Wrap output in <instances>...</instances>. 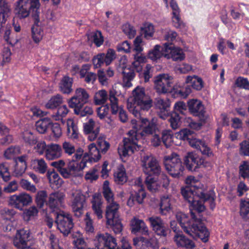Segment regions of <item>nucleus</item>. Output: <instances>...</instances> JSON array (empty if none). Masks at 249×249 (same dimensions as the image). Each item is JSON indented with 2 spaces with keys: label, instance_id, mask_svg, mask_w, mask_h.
Segmentation results:
<instances>
[{
  "label": "nucleus",
  "instance_id": "obj_58",
  "mask_svg": "<svg viewBox=\"0 0 249 249\" xmlns=\"http://www.w3.org/2000/svg\"><path fill=\"white\" fill-rule=\"evenodd\" d=\"M16 214V212L12 209L4 208L0 212L1 217L5 220H11Z\"/></svg>",
  "mask_w": 249,
  "mask_h": 249
},
{
  "label": "nucleus",
  "instance_id": "obj_26",
  "mask_svg": "<svg viewBox=\"0 0 249 249\" xmlns=\"http://www.w3.org/2000/svg\"><path fill=\"white\" fill-rule=\"evenodd\" d=\"M64 197V195L62 193L59 192L53 193L49 195L46 205L52 209L57 208L61 204Z\"/></svg>",
  "mask_w": 249,
  "mask_h": 249
},
{
  "label": "nucleus",
  "instance_id": "obj_21",
  "mask_svg": "<svg viewBox=\"0 0 249 249\" xmlns=\"http://www.w3.org/2000/svg\"><path fill=\"white\" fill-rule=\"evenodd\" d=\"M100 127L95 125L94 121L90 119L84 125V130L86 134H88V138L90 141H93L98 137L99 134Z\"/></svg>",
  "mask_w": 249,
  "mask_h": 249
},
{
  "label": "nucleus",
  "instance_id": "obj_42",
  "mask_svg": "<svg viewBox=\"0 0 249 249\" xmlns=\"http://www.w3.org/2000/svg\"><path fill=\"white\" fill-rule=\"evenodd\" d=\"M63 103L62 96L57 94L53 96L46 104L45 107L48 109H54Z\"/></svg>",
  "mask_w": 249,
  "mask_h": 249
},
{
  "label": "nucleus",
  "instance_id": "obj_61",
  "mask_svg": "<svg viewBox=\"0 0 249 249\" xmlns=\"http://www.w3.org/2000/svg\"><path fill=\"white\" fill-rule=\"evenodd\" d=\"M239 153L241 156L249 157V141L244 140L240 143Z\"/></svg>",
  "mask_w": 249,
  "mask_h": 249
},
{
  "label": "nucleus",
  "instance_id": "obj_64",
  "mask_svg": "<svg viewBox=\"0 0 249 249\" xmlns=\"http://www.w3.org/2000/svg\"><path fill=\"white\" fill-rule=\"evenodd\" d=\"M235 85L240 89H249V81L247 78L238 77L235 81Z\"/></svg>",
  "mask_w": 249,
  "mask_h": 249
},
{
  "label": "nucleus",
  "instance_id": "obj_13",
  "mask_svg": "<svg viewBox=\"0 0 249 249\" xmlns=\"http://www.w3.org/2000/svg\"><path fill=\"white\" fill-rule=\"evenodd\" d=\"M187 107L191 114L198 117L202 121H205L206 120L205 108L200 101L195 99H190L187 101Z\"/></svg>",
  "mask_w": 249,
  "mask_h": 249
},
{
  "label": "nucleus",
  "instance_id": "obj_27",
  "mask_svg": "<svg viewBox=\"0 0 249 249\" xmlns=\"http://www.w3.org/2000/svg\"><path fill=\"white\" fill-rule=\"evenodd\" d=\"M170 6L173 10L172 21L174 26L176 28H182L184 27V24L180 18V11L177 2L174 0H171Z\"/></svg>",
  "mask_w": 249,
  "mask_h": 249
},
{
  "label": "nucleus",
  "instance_id": "obj_46",
  "mask_svg": "<svg viewBox=\"0 0 249 249\" xmlns=\"http://www.w3.org/2000/svg\"><path fill=\"white\" fill-rule=\"evenodd\" d=\"M103 189V196L107 203L115 202L114 201V195L109 187V182L108 181L106 180L104 182Z\"/></svg>",
  "mask_w": 249,
  "mask_h": 249
},
{
  "label": "nucleus",
  "instance_id": "obj_24",
  "mask_svg": "<svg viewBox=\"0 0 249 249\" xmlns=\"http://www.w3.org/2000/svg\"><path fill=\"white\" fill-rule=\"evenodd\" d=\"M119 208V204L115 201L108 203L106 211L107 221L110 223H112V219L119 217L118 213Z\"/></svg>",
  "mask_w": 249,
  "mask_h": 249
},
{
  "label": "nucleus",
  "instance_id": "obj_9",
  "mask_svg": "<svg viewBox=\"0 0 249 249\" xmlns=\"http://www.w3.org/2000/svg\"><path fill=\"white\" fill-rule=\"evenodd\" d=\"M172 78L166 74H159L155 77L154 88L159 93L170 92L173 89Z\"/></svg>",
  "mask_w": 249,
  "mask_h": 249
},
{
  "label": "nucleus",
  "instance_id": "obj_30",
  "mask_svg": "<svg viewBox=\"0 0 249 249\" xmlns=\"http://www.w3.org/2000/svg\"><path fill=\"white\" fill-rule=\"evenodd\" d=\"M145 196V193L142 188H140L134 194H131L127 200V205L130 207H132L136 203L141 204L143 203V199Z\"/></svg>",
  "mask_w": 249,
  "mask_h": 249
},
{
  "label": "nucleus",
  "instance_id": "obj_1",
  "mask_svg": "<svg viewBox=\"0 0 249 249\" xmlns=\"http://www.w3.org/2000/svg\"><path fill=\"white\" fill-rule=\"evenodd\" d=\"M137 117L140 124V126L142 127V131L137 132L131 130L128 132L127 137L124 138V144L118 148V153L121 157L131 155L135 151L139 150L138 142L140 137L145 138L156 133L157 126L154 118L149 121L146 118L141 117V113Z\"/></svg>",
  "mask_w": 249,
  "mask_h": 249
},
{
  "label": "nucleus",
  "instance_id": "obj_10",
  "mask_svg": "<svg viewBox=\"0 0 249 249\" xmlns=\"http://www.w3.org/2000/svg\"><path fill=\"white\" fill-rule=\"evenodd\" d=\"M89 97V94L85 89L77 88L75 91L74 95L69 100V106L72 108L83 107L88 102Z\"/></svg>",
  "mask_w": 249,
  "mask_h": 249
},
{
  "label": "nucleus",
  "instance_id": "obj_18",
  "mask_svg": "<svg viewBox=\"0 0 249 249\" xmlns=\"http://www.w3.org/2000/svg\"><path fill=\"white\" fill-rule=\"evenodd\" d=\"M131 232L136 233L140 232L144 235H149L150 232L144 222L137 217H133L130 221Z\"/></svg>",
  "mask_w": 249,
  "mask_h": 249
},
{
  "label": "nucleus",
  "instance_id": "obj_39",
  "mask_svg": "<svg viewBox=\"0 0 249 249\" xmlns=\"http://www.w3.org/2000/svg\"><path fill=\"white\" fill-rule=\"evenodd\" d=\"M92 208L95 214L98 219L102 218V211L101 210L102 202L98 196L94 195L91 201Z\"/></svg>",
  "mask_w": 249,
  "mask_h": 249
},
{
  "label": "nucleus",
  "instance_id": "obj_47",
  "mask_svg": "<svg viewBox=\"0 0 249 249\" xmlns=\"http://www.w3.org/2000/svg\"><path fill=\"white\" fill-rule=\"evenodd\" d=\"M240 213L241 216L245 220L249 219V199L241 200Z\"/></svg>",
  "mask_w": 249,
  "mask_h": 249
},
{
  "label": "nucleus",
  "instance_id": "obj_8",
  "mask_svg": "<svg viewBox=\"0 0 249 249\" xmlns=\"http://www.w3.org/2000/svg\"><path fill=\"white\" fill-rule=\"evenodd\" d=\"M55 222L57 229L65 236L68 235L73 227L71 216L63 211L56 213Z\"/></svg>",
  "mask_w": 249,
  "mask_h": 249
},
{
  "label": "nucleus",
  "instance_id": "obj_28",
  "mask_svg": "<svg viewBox=\"0 0 249 249\" xmlns=\"http://www.w3.org/2000/svg\"><path fill=\"white\" fill-rule=\"evenodd\" d=\"M62 147L66 154L69 155H71L72 154H74L73 158L75 159V160L81 159L83 153V150L82 148H78L75 149L74 146L68 142H64Z\"/></svg>",
  "mask_w": 249,
  "mask_h": 249
},
{
  "label": "nucleus",
  "instance_id": "obj_29",
  "mask_svg": "<svg viewBox=\"0 0 249 249\" xmlns=\"http://www.w3.org/2000/svg\"><path fill=\"white\" fill-rule=\"evenodd\" d=\"M61 147L57 144L48 145L46 149V157L49 160H53L59 158L61 155Z\"/></svg>",
  "mask_w": 249,
  "mask_h": 249
},
{
  "label": "nucleus",
  "instance_id": "obj_36",
  "mask_svg": "<svg viewBox=\"0 0 249 249\" xmlns=\"http://www.w3.org/2000/svg\"><path fill=\"white\" fill-rule=\"evenodd\" d=\"M26 156H22L18 157L16 160V165L15 168V173L16 176H21L25 171L27 167L26 162Z\"/></svg>",
  "mask_w": 249,
  "mask_h": 249
},
{
  "label": "nucleus",
  "instance_id": "obj_3",
  "mask_svg": "<svg viewBox=\"0 0 249 249\" xmlns=\"http://www.w3.org/2000/svg\"><path fill=\"white\" fill-rule=\"evenodd\" d=\"M195 192L189 186H186L181 189V194L184 199L190 204V210H196L198 213L204 211L205 207L201 200L205 202L209 201L211 202V208L212 209L214 207L213 202L215 199V193L213 190H210L207 193L200 192L197 190L196 192V196L194 194Z\"/></svg>",
  "mask_w": 249,
  "mask_h": 249
},
{
  "label": "nucleus",
  "instance_id": "obj_51",
  "mask_svg": "<svg viewBox=\"0 0 249 249\" xmlns=\"http://www.w3.org/2000/svg\"><path fill=\"white\" fill-rule=\"evenodd\" d=\"M209 234L208 230L201 223L199 226L198 232L196 233V238L199 237L203 242H206L208 240Z\"/></svg>",
  "mask_w": 249,
  "mask_h": 249
},
{
  "label": "nucleus",
  "instance_id": "obj_31",
  "mask_svg": "<svg viewBox=\"0 0 249 249\" xmlns=\"http://www.w3.org/2000/svg\"><path fill=\"white\" fill-rule=\"evenodd\" d=\"M122 73L123 74V86L127 88L131 87V81L135 75L134 70L129 67L123 66Z\"/></svg>",
  "mask_w": 249,
  "mask_h": 249
},
{
  "label": "nucleus",
  "instance_id": "obj_11",
  "mask_svg": "<svg viewBox=\"0 0 249 249\" xmlns=\"http://www.w3.org/2000/svg\"><path fill=\"white\" fill-rule=\"evenodd\" d=\"M71 195L73 198L71 204L73 212L76 216L80 217L83 214L85 196L79 190H73Z\"/></svg>",
  "mask_w": 249,
  "mask_h": 249
},
{
  "label": "nucleus",
  "instance_id": "obj_56",
  "mask_svg": "<svg viewBox=\"0 0 249 249\" xmlns=\"http://www.w3.org/2000/svg\"><path fill=\"white\" fill-rule=\"evenodd\" d=\"M142 34L146 39H149L152 37L154 33V26L151 24H145L143 27L141 28Z\"/></svg>",
  "mask_w": 249,
  "mask_h": 249
},
{
  "label": "nucleus",
  "instance_id": "obj_62",
  "mask_svg": "<svg viewBox=\"0 0 249 249\" xmlns=\"http://www.w3.org/2000/svg\"><path fill=\"white\" fill-rule=\"evenodd\" d=\"M8 167L4 163L0 164V176L4 181H8L10 179V173L8 172Z\"/></svg>",
  "mask_w": 249,
  "mask_h": 249
},
{
  "label": "nucleus",
  "instance_id": "obj_50",
  "mask_svg": "<svg viewBox=\"0 0 249 249\" xmlns=\"http://www.w3.org/2000/svg\"><path fill=\"white\" fill-rule=\"evenodd\" d=\"M239 175L244 179L249 178V162L248 161H242L239 166Z\"/></svg>",
  "mask_w": 249,
  "mask_h": 249
},
{
  "label": "nucleus",
  "instance_id": "obj_20",
  "mask_svg": "<svg viewBox=\"0 0 249 249\" xmlns=\"http://www.w3.org/2000/svg\"><path fill=\"white\" fill-rule=\"evenodd\" d=\"M96 239L101 245H103L107 249H119L117 247L116 239L108 233H98Z\"/></svg>",
  "mask_w": 249,
  "mask_h": 249
},
{
  "label": "nucleus",
  "instance_id": "obj_17",
  "mask_svg": "<svg viewBox=\"0 0 249 249\" xmlns=\"http://www.w3.org/2000/svg\"><path fill=\"white\" fill-rule=\"evenodd\" d=\"M165 51L166 52L165 57L167 59L172 58L175 61H182L185 58V55L182 49L176 47L171 43H165Z\"/></svg>",
  "mask_w": 249,
  "mask_h": 249
},
{
  "label": "nucleus",
  "instance_id": "obj_14",
  "mask_svg": "<svg viewBox=\"0 0 249 249\" xmlns=\"http://www.w3.org/2000/svg\"><path fill=\"white\" fill-rule=\"evenodd\" d=\"M153 231L158 235L166 237L167 235L168 227L164 221L159 216H152L148 218Z\"/></svg>",
  "mask_w": 249,
  "mask_h": 249
},
{
  "label": "nucleus",
  "instance_id": "obj_19",
  "mask_svg": "<svg viewBox=\"0 0 249 249\" xmlns=\"http://www.w3.org/2000/svg\"><path fill=\"white\" fill-rule=\"evenodd\" d=\"M200 158L193 152L187 153L184 158L186 168L190 171H196L199 168V162Z\"/></svg>",
  "mask_w": 249,
  "mask_h": 249
},
{
  "label": "nucleus",
  "instance_id": "obj_63",
  "mask_svg": "<svg viewBox=\"0 0 249 249\" xmlns=\"http://www.w3.org/2000/svg\"><path fill=\"white\" fill-rule=\"evenodd\" d=\"M85 223V230L88 232H93L94 231V227L93 226V221L89 213H87L84 219Z\"/></svg>",
  "mask_w": 249,
  "mask_h": 249
},
{
  "label": "nucleus",
  "instance_id": "obj_59",
  "mask_svg": "<svg viewBox=\"0 0 249 249\" xmlns=\"http://www.w3.org/2000/svg\"><path fill=\"white\" fill-rule=\"evenodd\" d=\"M114 175L115 181L118 184H123L127 180L125 172L122 169H119Z\"/></svg>",
  "mask_w": 249,
  "mask_h": 249
},
{
  "label": "nucleus",
  "instance_id": "obj_53",
  "mask_svg": "<svg viewBox=\"0 0 249 249\" xmlns=\"http://www.w3.org/2000/svg\"><path fill=\"white\" fill-rule=\"evenodd\" d=\"M24 142L29 145H33L37 142V137L30 131H25L22 134Z\"/></svg>",
  "mask_w": 249,
  "mask_h": 249
},
{
  "label": "nucleus",
  "instance_id": "obj_48",
  "mask_svg": "<svg viewBox=\"0 0 249 249\" xmlns=\"http://www.w3.org/2000/svg\"><path fill=\"white\" fill-rule=\"evenodd\" d=\"M97 144V147L102 154L106 153L110 147L109 143L106 141L104 136H100L98 137Z\"/></svg>",
  "mask_w": 249,
  "mask_h": 249
},
{
  "label": "nucleus",
  "instance_id": "obj_40",
  "mask_svg": "<svg viewBox=\"0 0 249 249\" xmlns=\"http://www.w3.org/2000/svg\"><path fill=\"white\" fill-rule=\"evenodd\" d=\"M51 121L49 118H44L37 121L36 124V130L40 134L45 133L51 124Z\"/></svg>",
  "mask_w": 249,
  "mask_h": 249
},
{
  "label": "nucleus",
  "instance_id": "obj_44",
  "mask_svg": "<svg viewBox=\"0 0 249 249\" xmlns=\"http://www.w3.org/2000/svg\"><path fill=\"white\" fill-rule=\"evenodd\" d=\"M108 99L107 92L104 89L97 92L94 97V101L95 105H101L104 104Z\"/></svg>",
  "mask_w": 249,
  "mask_h": 249
},
{
  "label": "nucleus",
  "instance_id": "obj_52",
  "mask_svg": "<svg viewBox=\"0 0 249 249\" xmlns=\"http://www.w3.org/2000/svg\"><path fill=\"white\" fill-rule=\"evenodd\" d=\"M180 119L181 118L178 113L173 112L171 114L169 122L173 129L176 130L179 127L181 124Z\"/></svg>",
  "mask_w": 249,
  "mask_h": 249
},
{
  "label": "nucleus",
  "instance_id": "obj_15",
  "mask_svg": "<svg viewBox=\"0 0 249 249\" xmlns=\"http://www.w3.org/2000/svg\"><path fill=\"white\" fill-rule=\"evenodd\" d=\"M115 58V51L112 49H108L106 53H100L94 56L92 58V63L95 68H98L105 63L109 65Z\"/></svg>",
  "mask_w": 249,
  "mask_h": 249
},
{
  "label": "nucleus",
  "instance_id": "obj_32",
  "mask_svg": "<svg viewBox=\"0 0 249 249\" xmlns=\"http://www.w3.org/2000/svg\"><path fill=\"white\" fill-rule=\"evenodd\" d=\"M155 106L157 108L160 110L161 114H160V117L163 119H165L168 114V108L170 106L169 101L161 98H157Z\"/></svg>",
  "mask_w": 249,
  "mask_h": 249
},
{
  "label": "nucleus",
  "instance_id": "obj_12",
  "mask_svg": "<svg viewBox=\"0 0 249 249\" xmlns=\"http://www.w3.org/2000/svg\"><path fill=\"white\" fill-rule=\"evenodd\" d=\"M30 232L28 230L20 229L17 230L13 238V244L18 249H28L30 240Z\"/></svg>",
  "mask_w": 249,
  "mask_h": 249
},
{
  "label": "nucleus",
  "instance_id": "obj_7",
  "mask_svg": "<svg viewBox=\"0 0 249 249\" xmlns=\"http://www.w3.org/2000/svg\"><path fill=\"white\" fill-rule=\"evenodd\" d=\"M141 165L143 172L148 175L159 176L161 172V167L157 159L151 154L141 157Z\"/></svg>",
  "mask_w": 249,
  "mask_h": 249
},
{
  "label": "nucleus",
  "instance_id": "obj_49",
  "mask_svg": "<svg viewBox=\"0 0 249 249\" xmlns=\"http://www.w3.org/2000/svg\"><path fill=\"white\" fill-rule=\"evenodd\" d=\"M47 197V193L46 191L41 190L37 192L36 196V202L37 206L39 208H42L44 204L47 202L46 198Z\"/></svg>",
  "mask_w": 249,
  "mask_h": 249
},
{
  "label": "nucleus",
  "instance_id": "obj_4",
  "mask_svg": "<svg viewBox=\"0 0 249 249\" xmlns=\"http://www.w3.org/2000/svg\"><path fill=\"white\" fill-rule=\"evenodd\" d=\"M133 104L128 103L127 108L135 117L140 116V112L148 111L152 106V100L145 94L142 87H137L132 92Z\"/></svg>",
  "mask_w": 249,
  "mask_h": 249
},
{
  "label": "nucleus",
  "instance_id": "obj_41",
  "mask_svg": "<svg viewBox=\"0 0 249 249\" xmlns=\"http://www.w3.org/2000/svg\"><path fill=\"white\" fill-rule=\"evenodd\" d=\"M186 83L191 84L192 87L197 90L201 89L203 87L202 79L196 76L194 77L191 76H187L186 79Z\"/></svg>",
  "mask_w": 249,
  "mask_h": 249
},
{
  "label": "nucleus",
  "instance_id": "obj_23",
  "mask_svg": "<svg viewBox=\"0 0 249 249\" xmlns=\"http://www.w3.org/2000/svg\"><path fill=\"white\" fill-rule=\"evenodd\" d=\"M77 160L73 158L68 162V165L71 177H79L83 175L82 170L86 165V161L83 159L79 163L77 162Z\"/></svg>",
  "mask_w": 249,
  "mask_h": 249
},
{
  "label": "nucleus",
  "instance_id": "obj_54",
  "mask_svg": "<svg viewBox=\"0 0 249 249\" xmlns=\"http://www.w3.org/2000/svg\"><path fill=\"white\" fill-rule=\"evenodd\" d=\"M173 133L170 130L162 132V142L166 147H169L173 142Z\"/></svg>",
  "mask_w": 249,
  "mask_h": 249
},
{
  "label": "nucleus",
  "instance_id": "obj_6",
  "mask_svg": "<svg viewBox=\"0 0 249 249\" xmlns=\"http://www.w3.org/2000/svg\"><path fill=\"white\" fill-rule=\"evenodd\" d=\"M164 164L169 174L175 178H179L182 176L184 166L179 158L176 153L164 157Z\"/></svg>",
  "mask_w": 249,
  "mask_h": 249
},
{
  "label": "nucleus",
  "instance_id": "obj_37",
  "mask_svg": "<svg viewBox=\"0 0 249 249\" xmlns=\"http://www.w3.org/2000/svg\"><path fill=\"white\" fill-rule=\"evenodd\" d=\"M166 52L165 51V44L164 47H162L160 45H156L154 49L150 51L148 53V57L153 61H156L160 59L161 57L164 56L166 54Z\"/></svg>",
  "mask_w": 249,
  "mask_h": 249
},
{
  "label": "nucleus",
  "instance_id": "obj_2",
  "mask_svg": "<svg viewBox=\"0 0 249 249\" xmlns=\"http://www.w3.org/2000/svg\"><path fill=\"white\" fill-rule=\"evenodd\" d=\"M40 3L39 0H18L17 13L19 18H25L30 13L34 19V24L32 27V38L36 43L39 42L43 36V31L40 25L43 18L40 17Z\"/></svg>",
  "mask_w": 249,
  "mask_h": 249
},
{
  "label": "nucleus",
  "instance_id": "obj_5",
  "mask_svg": "<svg viewBox=\"0 0 249 249\" xmlns=\"http://www.w3.org/2000/svg\"><path fill=\"white\" fill-rule=\"evenodd\" d=\"M192 218L189 219L185 214L178 213L177 218L184 231L193 238H196V233L198 232L199 226L202 223L200 218L196 217L195 213L191 211Z\"/></svg>",
  "mask_w": 249,
  "mask_h": 249
},
{
  "label": "nucleus",
  "instance_id": "obj_43",
  "mask_svg": "<svg viewBox=\"0 0 249 249\" xmlns=\"http://www.w3.org/2000/svg\"><path fill=\"white\" fill-rule=\"evenodd\" d=\"M89 159L90 160L96 161L100 159L101 152L94 143L89 145Z\"/></svg>",
  "mask_w": 249,
  "mask_h": 249
},
{
  "label": "nucleus",
  "instance_id": "obj_22",
  "mask_svg": "<svg viewBox=\"0 0 249 249\" xmlns=\"http://www.w3.org/2000/svg\"><path fill=\"white\" fill-rule=\"evenodd\" d=\"M188 142L191 147L199 150L203 155H206L208 157L213 155L211 149L206 144L204 141L192 138Z\"/></svg>",
  "mask_w": 249,
  "mask_h": 249
},
{
  "label": "nucleus",
  "instance_id": "obj_35",
  "mask_svg": "<svg viewBox=\"0 0 249 249\" xmlns=\"http://www.w3.org/2000/svg\"><path fill=\"white\" fill-rule=\"evenodd\" d=\"M172 200V197L169 195H164L161 197L160 211L162 214L166 215L171 210Z\"/></svg>",
  "mask_w": 249,
  "mask_h": 249
},
{
  "label": "nucleus",
  "instance_id": "obj_55",
  "mask_svg": "<svg viewBox=\"0 0 249 249\" xmlns=\"http://www.w3.org/2000/svg\"><path fill=\"white\" fill-rule=\"evenodd\" d=\"M73 108L75 113L79 115L80 116L91 115L93 113L92 108L88 106L84 105L83 107H80L78 108L77 107Z\"/></svg>",
  "mask_w": 249,
  "mask_h": 249
},
{
  "label": "nucleus",
  "instance_id": "obj_34",
  "mask_svg": "<svg viewBox=\"0 0 249 249\" xmlns=\"http://www.w3.org/2000/svg\"><path fill=\"white\" fill-rule=\"evenodd\" d=\"M156 177L154 175H148L145 180V183L147 189L152 193L156 192L160 187L158 178Z\"/></svg>",
  "mask_w": 249,
  "mask_h": 249
},
{
  "label": "nucleus",
  "instance_id": "obj_57",
  "mask_svg": "<svg viewBox=\"0 0 249 249\" xmlns=\"http://www.w3.org/2000/svg\"><path fill=\"white\" fill-rule=\"evenodd\" d=\"M20 153V148L18 146H12L7 148L4 152V156L7 159H10L15 155Z\"/></svg>",
  "mask_w": 249,
  "mask_h": 249
},
{
  "label": "nucleus",
  "instance_id": "obj_45",
  "mask_svg": "<svg viewBox=\"0 0 249 249\" xmlns=\"http://www.w3.org/2000/svg\"><path fill=\"white\" fill-rule=\"evenodd\" d=\"M32 164L34 169L40 174L45 173L47 170V164L43 159L34 160L33 161Z\"/></svg>",
  "mask_w": 249,
  "mask_h": 249
},
{
  "label": "nucleus",
  "instance_id": "obj_25",
  "mask_svg": "<svg viewBox=\"0 0 249 249\" xmlns=\"http://www.w3.org/2000/svg\"><path fill=\"white\" fill-rule=\"evenodd\" d=\"M174 241L179 247L185 248L186 249H192L195 247V243L183 234L178 233L175 234L174 236Z\"/></svg>",
  "mask_w": 249,
  "mask_h": 249
},
{
  "label": "nucleus",
  "instance_id": "obj_38",
  "mask_svg": "<svg viewBox=\"0 0 249 249\" xmlns=\"http://www.w3.org/2000/svg\"><path fill=\"white\" fill-rule=\"evenodd\" d=\"M79 131L77 126L73 120L67 121V135L69 138L73 140H77L79 137Z\"/></svg>",
  "mask_w": 249,
  "mask_h": 249
},
{
  "label": "nucleus",
  "instance_id": "obj_33",
  "mask_svg": "<svg viewBox=\"0 0 249 249\" xmlns=\"http://www.w3.org/2000/svg\"><path fill=\"white\" fill-rule=\"evenodd\" d=\"M73 83V79L68 76H64L61 80L59 84L60 90L64 94L71 93L73 89L72 85Z\"/></svg>",
  "mask_w": 249,
  "mask_h": 249
},
{
  "label": "nucleus",
  "instance_id": "obj_60",
  "mask_svg": "<svg viewBox=\"0 0 249 249\" xmlns=\"http://www.w3.org/2000/svg\"><path fill=\"white\" fill-rule=\"evenodd\" d=\"M107 224L110 225L115 233H120L123 230V225L119 218L112 219V223L107 221Z\"/></svg>",
  "mask_w": 249,
  "mask_h": 249
},
{
  "label": "nucleus",
  "instance_id": "obj_16",
  "mask_svg": "<svg viewBox=\"0 0 249 249\" xmlns=\"http://www.w3.org/2000/svg\"><path fill=\"white\" fill-rule=\"evenodd\" d=\"M32 201L31 196L26 193H21L18 195H13L9 197V203L16 208L22 210L23 207L29 205Z\"/></svg>",
  "mask_w": 249,
  "mask_h": 249
}]
</instances>
